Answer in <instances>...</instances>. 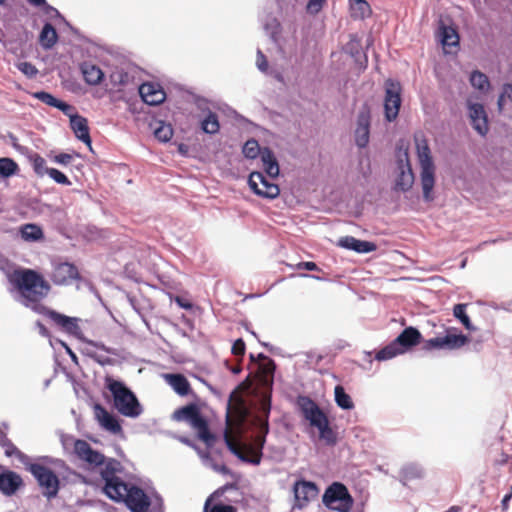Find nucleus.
I'll use <instances>...</instances> for the list:
<instances>
[{
  "instance_id": "obj_21",
  "label": "nucleus",
  "mask_w": 512,
  "mask_h": 512,
  "mask_svg": "<svg viewBox=\"0 0 512 512\" xmlns=\"http://www.w3.org/2000/svg\"><path fill=\"white\" fill-rule=\"evenodd\" d=\"M23 486V479L14 471L0 473V492L5 496L14 495Z\"/></svg>"
},
{
  "instance_id": "obj_5",
  "label": "nucleus",
  "mask_w": 512,
  "mask_h": 512,
  "mask_svg": "<svg viewBox=\"0 0 512 512\" xmlns=\"http://www.w3.org/2000/svg\"><path fill=\"white\" fill-rule=\"evenodd\" d=\"M296 403L305 420L318 430L319 438L328 446L334 445L337 432L331 427L327 415L318 404L310 397L303 395L298 396Z\"/></svg>"
},
{
  "instance_id": "obj_13",
  "label": "nucleus",
  "mask_w": 512,
  "mask_h": 512,
  "mask_svg": "<svg viewBox=\"0 0 512 512\" xmlns=\"http://www.w3.org/2000/svg\"><path fill=\"white\" fill-rule=\"evenodd\" d=\"M46 316L62 332H65L76 338H81L82 330L79 326L80 319L61 314L55 310L45 307V311L39 313Z\"/></svg>"
},
{
  "instance_id": "obj_17",
  "label": "nucleus",
  "mask_w": 512,
  "mask_h": 512,
  "mask_svg": "<svg viewBox=\"0 0 512 512\" xmlns=\"http://www.w3.org/2000/svg\"><path fill=\"white\" fill-rule=\"evenodd\" d=\"M398 170L399 173L396 178L394 189L396 191L407 192L414 184V173L406 152L404 153V159L400 158L398 160Z\"/></svg>"
},
{
  "instance_id": "obj_32",
  "label": "nucleus",
  "mask_w": 512,
  "mask_h": 512,
  "mask_svg": "<svg viewBox=\"0 0 512 512\" xmlns=\"http://www.w3.org/2000/svg\"><path fill=\"white\" fill-rule=\"evenodd\" d=\"M256 66L258 70L264 73L265 75L272 76L279 82L284 81L283 75L279 71L269 67L266 56L259 48L257 49Z\"/></svg>"
},
{
  "instance_id": "obj_45",
  "label": "nucleus",
  "mask_w": 512,
  "mask_h": 512,
  "mask_svg": "<svg viewBox=\"0 0 512 512\" xmlns=\"http://www.w3.org/2000/svg\"><path fill=\"white\" fill-rule=\"evenodd\" d=\"M18 171L17 163L10 158H0V177L9 178Z\"/></svg>"
},
{
  "instance_id": "obj_53",
  "label": "nucleus",
  "mask_w": 512,
  "mask_h": 512,
  "mask_svg": "<svg viewBox=\"0 0 512 512\" xmlns=\"http://www.w3.org/2000/svg\"><path fill=\"white\" fill-rule=\"evenodd\" d=\"M47 175L58 184L65 186H70L72 184L68 177L58 169H49Z\"/></svg>"
},
{
  "instance_id": "obj_57",
  "label": "nucleus",
  "mask_w": 512,
  "mask_h": 512,
  "mask_svg": "<svg viewBox=\"0 0 512 512\" xmlns=\"http://www.w3.org/2000/svg\"><path fill=\"white\" fill-rule=\"evenodd\" d=\"M8 425L3 424V428L0 427V446L2 448H17L7 437Z\"/></svg>"
},
{
  "instance_id": "obj_7",
  "label": "nucleus",
  "mask_w": 512,
  "mask_h": 512,
  "mask_svg": "<svg viewBox=\"0 0 512 512\" xmlns=\"http://www.w3.org/2000/svg\"><path fill=\"white\" fill-rule=\"evenodd\" d=\"M414 139L417 157L421 168L420 180L423 199L425 202H432L434 200L433 188L435 185V166L432 160L431 150L428 141L423 134H416Z\"/></svg>"
},
{
  "instance_id": "obj_50",
  "label": "nucleus",
  "mask_w": 512,
  "mask_h": 512,
  "mask_svg": "<svg viewBox=\"0 0 512 512\" xmlns=\"http://www.w3.org/2000/svg\"><path fill=\"white\" fill-rule=\"evenodd\" d=\"M353 432L355 438L359 439V442L362 445L370 446V443L373 439V433L369 429L356 427Z\"/></svg>"
},
{
  "instance_id": "obj_20",
  "label": "nucleus",
  "mask_w": 512,
  "mask_h": 512,
  "mask_svg": "<svg viewBox=\"0 0 512 512\" xmlns=\"http://www.w3.org/2000/svg\"><path fill=\"white\" fill-rule=\"evenodd\" d=\"M370 137V113L368 109L359 112L355 130V143L359 148H365Z\"/></svg>"
},
{
  "instance_id": "obj_41",
  "label": "nucleus",
  "mask_w": 512,
  "mask_h": 512,
  "mask_svg": "<svg viewBox=\"0 0 512 512\" xmlns=\"http://www.w3.org/2000/svg\"><path fill=\"white\" fill-rule=\"evenodd\" d=\"M470 83L475 89H478L481 92L488 91L490 87L488 77L478 70H475L471 73Z\"/></svg>"
},
{
  "instance_id": "obj_12",
  "label": "nucleus",
  "mask_w": 512,
  "mask_h": 512,
  "mask_svg": "<svg viewBox=\"0 0 512 512\" xmlns=\"http://www.w3.org/2000/svg\"><path fill=\"white\" fill-rule=\"evenodd\" d=\"M250 189L258 196L267 199H275L280 194L279 186L268 180L263 172H251L248 178Z\"/></svg>"
},
{
  "instance_id": "obj_62",
  "label": "nucleus",
  "mask_w": 512,
  "mask_h": 512,
  "mask_svg": "<svg viewBox=\"0 0 512 512\" xmlns=\"http://www.w3.org/2000/svg\"><path fill=\"white\" fill-rule=\"evenodd\" d=\"M245 352V343L242 339L236 340L232 345V353L234 355H243Z\"/></svg>"
},
{
  "instance_id": "obj_30",
  "label": "nucleus",
  "mask_w": 512,
  "mask_h": 512,
  "mask_svg": "<svg viewBox=\"0 0 512 512\" xmlns=\"http://www.w3.org/2000/svg\"><path fill=\"white\" fill-rule=\"evenodd\" d=\"M20 236L24 241L38 242L44 239V232L39 225L28 223L20 227Z\"/></svg>"
},
{
  "instance_id": "obj_29",
  "label": "nucleus",
  "mask_w": 512,
  "mask_h": 512,
  "mask_svg": "<svg viewBox=\"0 0 512 512\" xmlns=\"http://www.w3.org/2000/svg\"><path fill=\"white\" fill-rule=\"evenodd\" d=\"M169 385L180 396H186L190 393V383L182 374H168L166 376Z\"/></svg>"
},
{
  "instance_id": "obj_3",
  "label": "nucleus",
  "mask_w": 512,
  "mask_h": 512,
  "mask_svg": "<svg viewBox=\"0 0 512 512\" xmlns=\"http://www.w3.org/2000/svg\"><path fill=\"white\" fill-rule=\"evenodd\" d=\"M172 418L178 422L188 423L195 432L196 438L205 444L206 448H213L219 443L220 435L210 429L208 420L201 414L197 404L190 403L176 409Z\"/></svg>"
},
{
  "instance_id": "obj_38",
  "label": "nucleus",
  "mask_w": 512,
  "mask_h": 512,
  "mask_svg": "<svg viewBox=\"0 0 512 512\" xmlns=\"http://www.w3.org/2000/svg\"><path fill=\"white\" fill-rule=\"evenodd\" d=\"M401 354H403V349H400L393 340L376 353L375 359L378 361H386Z\"/></svg>"
},
{
  "instance_id": "obj_26",
  "label": "nucleus",
  "mask_w": 512,
  "mask_h": 512,
  "mask_svg": "<svg viewBox=\"0 0 512 512\" xmlns=\"http://www.w3.org/2000/svg\"><path fill=\"white\" fill-rule=\"evenodd\" d=\"M261 162L265 171V174L270 178H276L279 176L280 168L278 161L273 151L265 147L261 151Z\"/></svg>"
},
{
  "instance_id": "obj_55",
  "label": "nucleus",
  "mask_w": 512,
  "mask_h": 512,
  "mask_svg": "<svg viewBox=\"0 0 512 512\" xmlns=\"http://www.w3.org/2000/svg\"><path fill=\"white\" fill-rule=\"evenodd\" d=\"M425 351L444 350L442 337H435L425 340L422 345Z\"/></svg>"
},
{
  "instance_id": "obj_60",
  "label": "nucleus",
  "mask_w": 512,
  "mask_h": 512,
  "mask_svg": "<svg viewBox=\"0 0 512 512\" xmlns=\"http://www.w3.org/2000/svg\"><path fill=\"white\" fill-rule=\"evenodd\" d=\"M57 109H59L61 112H63L66 116H68L71 119V116L77 115L74 113V107L64 101H59V103L56 106Z\"/></svg>"
},
{
  "instance_id": "obj_4",
  "label": "nucleus",
  "mask_w": 512,
  "mask_h": 512,
  "mask_svg": "<svg viewBox=\"0 0 512 512\" xmlns=\"http://www.w3.org/2000/svg\"><path fill=\"white\" fill-rule=\"evenodd\" d=\"M5 451L7 456L15 455L17 459L23 464L24 469L29 471L34 476L45 497L52 499L57 496L60 484L59 478L49 467L43 465L39 461H34L21 450Z\"/></svg>"
},
{
  "instance_id": "obj_18",
  "label": "nucleus",
  "mask_w": 512,
  "mask_h": 512,
  "mask_svg": "<svg viewBox=\"0 0 512 512\" xmlns=\"http://www.w3.org/2000/svg\"><path fill=\"white\" fill-rule=\"evenodd\" d=\"M295 500L299 507L307 505L309 501L318 496V487L315 483L305 480L297 481L293 487Z\"/></svg>"
},
{
  "instance_id": "obj_42",
  "label": "nucleus",
  "mask_w": 512,
  "mask_h": 512,
  "mask_svg": "<svg viewBox=\"0 0 512 512\" xmlns=\"http://www.w3.org/2000/svg\"><path fill=\"white\" fill-rule=\"evenodd\" d=\"M220 125L215 113L209 111L206 117L201 121V129L207 134H215L219 131Z\"/></svg>"
},
{
  "instance_id": "obj_37",
  "label": "nucleus",
  "mask_w": 512,
  "mask_h": 512,
  "mask_svg": "<svg viewBox=\"0 0 512 512\" xmlns=\"http://www.w3.org/2000/svg\"><path fill=\"white\" fill-rule=\"evenodd\" d=\"M400 476L403 484L407 485L414 480L422 478L423 471L417 465L409 464L401 469Z\"/></svg>"
},
{
  "instance_id": "obj_25",
  "label": "nucleus",
  "mask_w": 512,
  "mask_h": 512,
  "mask_svg": "<svg viewBox=\"0 0 512 512\" xmlns=\"http://www.w3.org/2000/svg\"><path fill=\"white\" fill-rule=\"evenodd\" d=\"M95 413L103 428L113 434H117L122 431L118 419L114 415L110 414L104 407L97 404L95 406Z\"/></svg>"
},
{
  "instance_id": "obj_33",
  "label": "nucleus",
  "mask_w": 512,
  "mask_h": 512,
  "mask_svg": "<svg viewBox=\"0 0 512 512\" xmlns=\"http://www.w3.org/2000/svg\"><path fill=\"white\" fill-rule=\"evenodd\" d=\"M444 350H455L464 346L468 342L467 336L463 334H451L448 332L442 337Z\"/></svg>"
},
{
  "instance_id": "obj_19",
  "label": "nucleus",
  "mask_w": 512,
  "mask_h": 512,
  "mask_svg": "<svg viewBox=\"0 0 512 512\" xmlns=\"http://www.w3.org/2000/svg\"><path fill=\"white\" fill-rule=\"evenodd\" d=\"M142 100L151 106H156L165 101L166 94L158 83H143L138 88Z\"/></svg>"
},
{
  "instance_id": "obj_23",
  "label": "nucleus",
  "mask_w": 512,
  "mask_h": 512,
  "mask_svg": "<svg viewBox=\"0 0 512 512\" xmlns=\"http://www.w3.org/2000/svg\"><path fill=\"white\" fill-rule=\"evenodd\" d=\"M338 245L342 248L355 251L357 253H370L377 249L374 242L359 240L353 236L342 237Z\"/></svg>"
},
{
  "instance_id": "obj_47",
  "label": "nucleus",
  "mask_w": 512,
  "mask_h": 512,
  "mask_svg": "<svg viewBox=\"0 0 512 512\" xmlns=\"http://www.w3.org/2000/svg\"><path fill=\"white\" fill-rule=\"evenodd\" d=\"M212 497H216L214 493L206 500L204 512H237V509L232 505L214 504L210 507Z\"/></svg>"
},
{
  "instance_id": "obj_56",
  "label": "nucleus",
  "mask_w": 512,
  "mask_h": 512,
  "mask_svg": "<svg viewBox=\"0 0 512 512\" xmlns=\"http://www.w3.org/2000/svg\"><path fill=\"white\" fill-rule=\"evenodd\" d=\"M39 8H41L42 11L44 12V14L47 15L49 18L59 19V20L65 22V19L61 15V13L53 6L49 5L47 2H46V5H41Z\"/></svg>"
},
{
  "instance_id": "obj_46",
  "label": "nucleus",
  "mask_w": 512,
  "mask_h": 512,
  "mask_svg": "<svg viewBox=\"0 0 512 512\" xmlns=\"http://www.w3.org/2000/svg\"><path fill=\"white\" fill-rule=\"evenodd\" d=\"M262 149L260 148L258 142L255 139H250L246 141L243 146V154L246 158L255 159L259 155L261 156Z\"/></svg>"
},
{
  "instance_id": "obj_35",
  "label": "nucleus",
  "mask_w": 512,
  "mask_h": 512,
  "mask_svg": "<svg viewBox=\"0 0 512 512\" xmlns=\"http://www.w3.org/2000/svg\"><path fill=\"white\" fill-rule=\"evenodd\" d=\"M335 402L338 407L343 410H351L354 408V403L351 396L346 393L345 389L341 385H337L334 389Z\"/></svg>"
},
{
  "instance_id": "obj_59",
  "label": "nucleus",
  "mask_w": 512,
  "mask_h": 512,
  "mask_svg": "<svg viewBox=\"0 0 512 512\" xmlns=\"http://www.w3.org/2000/svg\"><path fill=\"white\" fill-rule=\"evenodd\" d=\"M279 23L276 19H273L271 23L265 25V30L270 34L271 39L275 42L276 35L279 33Z\"/></svg>"
},
{
  "instance_id": "obj_28",
  "label": "nucleus",
  "mask_w": 512,
  "mask_h": 512,
  "mask_svg": "<svg viewBox=\"0 0 512 512\" xmlns=\"http://www.w3.org/2000/svg\"><path fill=\"white\" fill-rule=\"evenodd\" d=\"M58 41V34L51 23L46 22L40 31L38 42L44 50L52 49Z\"/></svg>"
},
{
  "instance_id": "obj_15",
  "label": "nucleus",
  "mask_w": 512,
  "mask_h": 512,
  "mask_svg": "<svg viewBox=\"0 0 512 512\" xmlns=\"http://www.w3.org/2000/svg\"><path fill=\"white\" fill-rule=\"evenodd\" d=\"M468 114L473 129L479 135L485 136L489 131V125L484 106L480 103L468 102Z\"/></svg>"
},
{
  "instance_id": "obj_8",
  "label": "nucleus",
  "mask_w": 512,
  "mask_h": 512,
  "mask_svg": "<svg viewBox=\"0 0 512 512\" xmlns=\"http://www.w3.org/2000/svg\"><path fill=\"white\" fill-rule=\"evenodd\" d=\"M122 471L121 463L114 459H109L105 467L101 469V476L105 481L104 492L111 500L116 502H122L131 487L120 477Z\"/></svg>"
},
{
  "instance_id": "obj_39",
  "label": "nucleus",
  "mask_w": 512,
  "mask_h": 512,
  "mask_svg": "<svg viewBox=\"0 0 512 512\" xmlns=\"http://www.w3.org/2000/svg\"><path fill=\"white\" fill-rule=\"evenodd\" d=\"M154 136L161 142H168L173 136V128L170 124L163 121H157L153 130Z\"/></svg>"
},
{
  "instance_id": "obj_2",
  "label": "nucleus",
  "mask_w": 512,
  "mask_h": 512,
  "mask_svg": "<svg viewBox=\"0 0 512 512\" xmlns=\"http://www.w3.org/2000/svg\"><path fill=\"white\" fill-rule=\"evenodd\" d=\"M14 284L17 288L15 299L39 314L45 311V305L42 303L50 291L49 283L36 271L26 269L15 275Z\"/></svg>"
},
{
  "instance_id": "obj_24",
  "label": "nucleus",
  "mask_w": 512,
  "mask_h": 512,
  "mask_svg": "<svg viewBox=\"0 0 512 512\" xmlns=\"http://www.w3.org/2000/svg\"><path fill=\"white\" fill-rule=\"evenodd\" d=\"M70 127L76 138L91 148V137L87 119L81 115L71 116Z\"/></svg>"
},
{
  "instance_id": "obj_51",
  "label": "nucleus",
  "mask_w": 512,
  "mask_h": 512,
  "mask_svg": "<svg viewBox=\"0 0 512 512\" xmlns=\"http://www.w3.org/2000/svg\"><path fill=\"white\" fill-rule=\"evenodd\" d=\"M361 42L357 38L356 35H352L349 42L345 46V52L350 54L353 58L357 60V57L360 55Z\"/></svg>"
},
{
  "instance_id": "obj_48",
  "label": "nucleus",
  "mask_w": 512,
  "mask_h": 512,
  "mask_svg": "<svg viewBox=\"0 0 512 512\" xmlns=\"http://www.w3.org/2000/svg\"><path fill=\"white\" fill-rule=\"evenodd\" d=\"M353 16L364 18L370 11L369 4L365 0H351Z\"/></svg>"
},
{
  "instance_id": "obj_6",
  "label": "nucleus",
  "mask_w": 512,
  "mask_h": 512,
  "mask_svg": "<svg viewBox=\"0 0 512 512\" xmlns=\"http://www.w3.org/2000/svg\"><path fill=\"white\" fill-rule=\"evenodd\" d=\"M105 387L110 391L113 399V407L123 416L137 418L143 408L136 395L125 385L124 382L112 377L105 378Z\"/></svg>"
},
{
  "instance_id": "obj_11",
  "label": "nucleus",
  "mask_w": 512,
  "mask_h": 512,
  "mask_svg": "<svg viewBox=\"0 0 512 512\" xmlns=\"http://www.w3.org/2000/svg\"><path fill=\"white\" fill-rule=\"evenodd\" d=\"M385 97H384V113L385 119L388 122L394 121L401 106V92L402 87L399 81L387 79L384 84Z\"/></svg>"
},
{
  "instance_id": "obj_36",
  "label": "nucleus",
  "mask_w": 512,
  "mask_h": 512,
  "mask_svg": "<svg viewBox=\"0 0 512 512\" xmlns=\"http://www.w3.org/2000/svg\"><path fill=\"white\" fill-rule=\"evenodd\" d=\"M242 462L259 464L262 459V450H229Z\"/></svg>"
},
{
  "instance_id": "obj_10",
  "label": "nucleus",
  "mask_w": 512,
  "mask_h": 512,
  "mask_svg": "<svg viewBox=\"0 0 512 512\" xmlns=\"http://www.w3.org/2000/svg\"><path fill=\"white\" fill-rule=\"evenodd\" d=\"M323 503L332 510L350 512L354 504V499L344 484L334 482L325 490Z\"/></svg>"
},
{
  "instance_id": "obj_58",
  "label": "nucleus",
  "mask_w": 512,
  "mask_h": 512,
  "mask_svg": "<svg viewBox=\"0 0 512 512\" xmlns=\"http://www.w3.org/2000/svg\"><path fill=\"white\" fill-rule=\"evenodd\" d=\"M325 3L326 0H309L306 9L310 14H317L321 11Z\"/></svg>"
},
{
  "instance_id": "obj_14",
  "label": "nucleus",
  "mask_w": 512,
  "mask_h": 512,
  "mask_svg": "<svg viewBox=\"0 0 512 512\" xmlns=\"http://www.w3.org/2000/svg\"><path fill=\"white\" fill-rule=\"evenodd\" d=\"M79 278V272L74 264L52 261L50 279L55 285H69Z\"/></svg>"
},
{
  "instance_id": "obj_16",
  "label": "nucleus",
  "mask_w": 512,
  "mask_h": 512,
  "mask_svg": "<svg viewBox=\"0 0 512 512\" xmlns=\"http://www.w3.org/2000/svg\"><path fill=\"white\" fill-rule=\"evenodd\" d=\"M125 505L132 512H148L150 507V500L145 492L135 486L131 485L128 494H125L123 501Z\"/></svg>"
},
{
  "instance_id": "obj_43",
  "label": "nucleus",
  "mask_w": 512,
  "mask_h": 512,
  "mask_svg": "<svg viewBox=\"0 0 512 512\" xmlns=\"http://www.w3.org/2000/svg\"><path fill=\"white\" fill-rule=\"evenodd\" d=\"M29 159L32 164L34 172L38 176L43 177L44 175H47L48 170L50 168L46 166V161L42 156H40L38 153L31 152V154L29 155Z\"/></svg>"
},
{
  "instance_id": "obj_31",
  "label": "nucleus",
  "mask_w": 512,
  "mask_h": 512,
  "mask_svg": "<svg viewBox=\"0 0 512 512\" xmlns=\"http://www.w3.org/2000/svg\"><path fill=\"white\" fill-rule=\"evenodd\" d=\"M79 459L85 461L88 468H94L98 465L106 464L105 457L98 450H74Z\"/></svg>"
},
{
  "instance_id": "obj_9",
  "label": "nucleus",
  "mask_w": 512,
  "mask_h": 512,
  "mask_svg": "<svg viewBox=\"0 0 512 512\" xmlns=\"http://www.w3.org/2000/svg\"><path fill=\"white\" fill-rule=\"evenodd\" d=\"M198 453L203 464L206 467H209L220 474H228L234 480L232 483H227L224 486L218 488L214 492L215 496H222L226 491L237 488L238 482L240 480V475L231 472L227 468L223 450H198Z\"/></svg>"
},
{
  "instance_id": "obj_63",
  "label": "nucleus",
  "mask_w": 512,
  "mask_h": 512,
  "mask_svg": "<svg viewBox=\"0 0 512 512\" xmlns=\"http://www.w3.org/2000/svg\"><path fill=\"white\" fill-rule=\"evenodd\" d=\"M296 268L297 269H305V270H308V271H315V270H318V266L316 265V263L314 262H299L297 265H296Z\"/></svg>"
},
{
  "instance_id": "obj_40",
  "label": "nucleus",
  "mask_w": 512,
  "mask_h": 512,
  "mask_svg": "<svg viewBox=\"0 0 512 512\" xmlns=\"http://www.w3.org/2000/svg\"><path fill=\"white\" fill-rule=\"evenodd\" d=\"M440 36L443 46H458L459 44V35L451 26H442Z\"/></svg>"
},
{
  "instance_id": "obj_52",
  "label": "nucleus",
  "mask_w": 512,
  "mask_h": 512,
  "mask_svg": "<svg viewBox=\"0 0 512 512\" xmlns=\"http://www.w3.org/2000/svg\"><path fill=\"white\" fill-rule=\"evenodd\" d=\"M34 97L41 101L42 103L56 108L57 104L59 103V99L54 97L52 94L46 92V91H39L34 93Z\"/></svg>"
},
{
  "instance_id": "obj_22",
  "label": "nucleus",
  "mask_w": 512,
  "mask_h": 512,
  "mask_svg": "<svg viewBox=\"0 0 512 512\" xmlns=\"http://www.w3.org/2000/svg\"><path fill=\"white\" fill-rule=\"evenodd\" d=\"M422 335L419 330L415 327L405 328L395 339L394 342L400 349H403V353L408 351L410 348L416 346L421 342Z\"/></svg>"
},
{
  "instance_id": "obj_44",
  "label": "nucleus",
  "mask_w": 512,
  "mask_h": 512,
  "mask_svg": "<svg viewBox=\"0 0 512 512\" xmlns=\"http://www.w3.org/2000/svg\"><path fill=\"white\" fill-rule=\"evenodd\" d=\"M467 304H456L453 308V315L457 318L467 330H475L472 325L469 316L466 314Z\"/></svg>"
},
{
  "instance_id": "obj_27",
  "label": "nucleus",
  "mask_w": 512,
  "mask_h": 512,
  "mask_svg": "<svg viewBox=\"0 0 512 512\" xmlns=\"http://www.w3.org/2000/svg\"><path fill=\"white\" fill-rule=\"evenodd\" d=\"M83 78L88 85L96 86L101 83L104 73L99 66L90 62H84L80 66Z\"/></svg>"
},
{
  "instance_id": "obj_1",
  "label": "nucleus",
  "mask_w": 512,
  "mask_h": 512,
  "mask_svg": "<svg viewBox=\"0 0 512 512\" xmlns=\"http://www.w3.org/2000/svg\"><path fill=\"white\" fill-rule=\"evenodd\" d=\"M268 431V422L258 419L256 432L250 434L245 419L231 416L228 404L224 427L217 434L226 448H263Z\"/></svg>"
},
{
  "instance_id": "obj_49",
  "label": "nucleus",
  "mask_w": 512,
  "mask_h": 512,
  "mask_svg": "<svg viewBox=\"0 0 512 512\" xmlns=\"http://www.w3.org/2000/svg\"><path fill=\"white\" fill-rule=\"evenodd\" d=\"M60 440L63 448H91L90 445L84 440H75L72 436L60 434Z\"/></svg>"
},
{
  "instance_id": "obj_34",
  "label": "nucleus",
  "mask_w": 512,
  "mask_h": 512,
  "mask_svg": "<svg viewBox=\"0 0 512 512\" xmlns=\"http://www.w3.org/2000/svg\"><path fill=\"white\" fill-rule=\"evenodd\" d=\"M110 82L114 87H121L128 85L133 76L130 75L123 67H116L109 76Z\"/></svg>"
},
{
  "instance_id": "obj_61",
  "label": "nucleus",
  "mask_w": 512,
  "mask_h": 512,
  "mask_svg": "<svg viewBox=\"0 0 512 512\" xmlns=\"http://www.w3.org/2000/svg\"><path fill=\"white\" fill-rule=\"evenodd\" d=\"M73 159V155L68 153H60L53 157V161L60 165H68Z\"/></svg>"
},
{
  "instance_id": "obj_54",
  "label": "nucleus",
  "mask_w": 512,
  "mask_h": 512,
  "mask_svg": "<svg viewBox=\"0 0 512 512\" xmlns=\"http://www.w3.org/2000/svg\"><path fill=\"white\" fill-rule=\"evenodd\" d=\"M16 67L28 78H34L38 74V69L30 62H19L16 64Z\"/></svg>"
},
{
  "instance_id": "obj_64",
  "label": "nucleus",
  "mask_w": 512,
  "mask_h": 512,
  "mask_svg": "<svg viewBox=\"0 0 512 512\" xmlns=\"http://www.w3.org/2000/svg\"><path fill=\"white\" fill-rule=\"evenodd\" d=\"M35 325H36L38 332L41 336L50 338V332L48 331V329L44 326V324L41 321H36Z\"/></svg>"
}]
</instances>
